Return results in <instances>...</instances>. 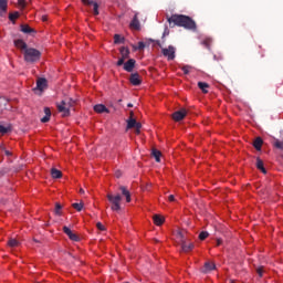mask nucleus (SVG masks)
<instances>
[{
	"label": "nucleus",
	"mask_w": 283,
	"mask_h": 283,
	"mask_svg": "<svg viewBox=\"0 0 283 283\" xmlns=\"http://www.w3.org/2000/svg\"><path fill=\"white\" fill-rule=\"evenodd\" d=\"M51 176L54 179L63 178V172H61V170H59L56 168H52L51 169Z\"/></svg>",
	"instance_id": "obj_24"
},
{
	"label": "nucleus",
	"mask_w": 283,
	"mask_h": 283,
	"mask_svg": "<svg viewBox=\"0 0 283 283\" xmlns=\"http://www.w3.org/2000/svg\"><path fill=\"white\" fill-rule=\"evenodd\" d=\"M256 168L262 171V174H266V168H264V161L260 159V157L256 158Z\"/></svg>",
	"instance_id": "obj_23"
},
{
	"label": "nucleus",
	"mask_w": 283,
	"mask_h": 283,
	"mask_svg": "<svg viewBox=\"0 0 283 283\" xmlns=\"http://www.w3.org/2000/svg\"><path fill=\"white\" fill-rule=\"evenodd\" d=\"M45 87H48V80L40 77L36 81V87L34 90H39L40 92H43Z\"/></svg>",
	"instance_id": "obj_11"
},
{
	"label": "nucleus",
	"mask_w": 283,
	"mask_h": 283,
	"mask_svg": "<svg viewBox=\"0 0 283 283\" xmlns=\"http://www.w3.org/2000/svg\"><path fill=\"white\" fill-rule=\"evenodd\" d=\"M181 70L184 72V74H189V70H191V66L185 65V66L181 67Z\"/></svg>",
	"instance_id": "obj_42"
},
{
	"label": "nucleus",
	"mask_w": 283,
	"mask_h": 283,
	"mask_svg": "<svg viewBox=\"0 0 283 283\" xmlns=\"http://www.w3.org/2000/svg\"><path fill=\"white\" fill-rule=\"evenodd\" d=\"M106 198L111 203L112 211H120V200H123V197H120V195H112L108 192L106 195Z\"/></svg>",
	"instance_id": "obj_4"
},
{
	"label": "nucleus",
	"mask_w": 283,
	"mask_h": 283,
	"mask_svg": "<svg viewBox=\"0 0 283 283\" xmlns=\"http://www.w3.org/2000/svg\"><path fill=\"white\" fill-rule=\"evenodd\" d=\"M23 54H24V61L27 63H36L38 61H41V51L36 49H33V48L25 49Z\"/></svg>",
	"instance_id": "obj_2"
},
{
	"label": "nucleus",
	"mask_w": 283,
	"mask_h": 283,
	"mask_svg": "<svg viewBox=\"0 0 283 283\" xmlns=\"http://www.w3.org/2000/svg\"><path fill=\"white\" fill-rule=\"evenodd\" d=\"M186 116H187V109L181 108L180 111H177L172 114V119L176 120V123H180V120H184Z\"/></svg>",
	"instance_id": "obj_6"
},
{
	"label": "nucleus",
	"mask_w": 283,
	"mask_h": 283,
	"mask_svg": "<svg viewBox=\"0 0 283 283\" xmlns=\"http://www.w3.org/2000/svg\"><path fill=\"white\" fill-rule=\"evenodd\" d=\"M153 220H154V223L157 226V227H160L165 223V217L160 216V214H154L153 216Z\"/></svg>",
	"instance_id": "obj_15"
},
{
	"label": "nucleus",
	"mask_w": 283,
	"mask_h": 283,
	"mask_svg": "<svg viewBox=\"0 0 283 283\" xmlns=\"http://www.w3.org/2000/svg\"><path fill=\"white\" fill-rule=\"evenodd\" d=\"M96 227H97V229H98L99 231H105V226H103V223L97 222V223H96Z\"/></svg>",
	"instance_id": "obj_43"
},
{
	"label": "nucleus",
	"mask_w": 283,
	"mask_h": 283,
	"mask_svg": "<svg viewBox=\"0 0 283 283\" xmlns=\"http://www.w3.org/2000/svg\"><path fill=\"white\" fill-rule=\"evenodd\" d=\"M262 145H264L262 137H256L253 142L254 149H256V151H262Z\"/></svg>",
	"instance_id": "obj_13"
},
{
	"label": "nucleus",
	"mask_w": 283,
	"mask_h": 283,
	"mask_svg": "<svg viewBox=\"0 0 283 283\" xmlns=\"http://www.w3.org/2000/svg\"><path fill=\"white\" fill-rule=\"evenodd\" d=\"M168 200H169V202H175L176 201V197L174 195H170L168 197Z\"/></svg>",
	"instance_id": "obj_45"
},
{
	"label": "nucleus",
	"mask_w": 283,
	"mask_h": 283,
	"mask_svg": "<svg viewBox=\"0 0 283 283\" xmlns=\"http://www.w3.org/2000/svg\"><path fill=\"white\" fill-rule=\"evenodd\" d=\"M256 273L260 277H262L263 273H264V266H260L256 269Z\"/></svg>",
	"instance_id": "obj_40"
},
{
	"label": "nucleus",
	"mask_w": 283,
	"mask_h": 283,
	"mask_svg": "<svg viewBox=\"0 0 283 283\" xmlns=\"http://www.w3.org/2000/svg\"><path fill=\"white\" fill-rule=\"evenodd\" d=\"M6 156H12V153H10L9 150L4 151Z\"/></svg>",
	"instance_id": "obj_48"
},
{
	"label": "nucleus",
	"mask_w": 283,
	"mask_h": 283,
	"mask_svg": "<svg viewBox=\"0 0 283 283\" xmlns=\"http://www.w3.org/2000/svg\"><path fill=\"white\" fill-rule=\"evenodd\" d=\"M120 65H125V60L123 57H120L118 61H117V66L120 67Z\"/></svg>",
	"instance_id": "obj_44"
},
{
	"label": "nucleus",
	"mask_w": 283,
	"mask_h": 283,
	"mask_svg": "<svg viewBox=\"0 0 283 283\" xmlns=\"http://www.w3.org/2000/svg\"><path fill=\"white\" fill-rule=\"evenodd\" d=\"M75 101L66 97L60 104H57V112L62 114V116L67 117L70 116V107H74Z\"/></svg>",
	"instance_id": "obj_3"
},
{
	"label": "nucleus",
	"mask_w": 283,
	"mask_h": 283,
	"mask_svg": "<svg viewBox=\"0 0 283 283\" xmlns=\"http://www.w3.org/2000/svg\"><path fill=\"white\" fill-rule=\"evenodd\" d=\"M62 209H63V206H61V203H55V216H61Z\"/></svg>",
	"instance_id": "obj_38"
},
{
	"label": "nucleus",
	"mask_w": 283,
	"mask_h": 283,
	"mask_svg": "<svg viewBox=\"0 0 283 283\" xmlns=\"http://www.w3.org/2000/svg\"><path fill=\"white\" fill-rule=\"evenodd\" d=\"M8 245L11 247V249H14V247H19V241H17V239H10Z\"/></svg>",
	"instance_id": "obj_31"
},
{
	"label": "nucleus",
	"mask_w": 283,
	"mask_h": 283,
	"mask_svg": "<svg viewBox=\"0 0 283 283\" xmlns=\"http://www.w3.org/2000/svg\"><path fill=\"white\" fill-rule=\"evenodd\" d=\"M21 32L24 34H32V32H35L34 29L30 28L28 24H21Z\"/></svg>",
	"instance_id": "obj_25"
},
{
	"label": "nucleus",
	"mask_w": 283,
	"mask_h": 283,
	"mask_svg": "<svg viewBox=\"0 0 283 283\" xmlns=\"http://www.w3.org/2000/svg\"><path fill=\"white\" fill-rule=\"evenodd\" d=\"M94 2L95 1H93V0H82V3H84V6H88V7H92Z\"/></svg>",
	"instance_id": "obj_41"
},
{
	"label": "nucleus",
	"mask_w": 283,
	"mask_h": 283,
	"mask_svg": "<svg viewBox=\"0 0 283 283\" xmlns=\"http://www.w3.org/2000/svg\"><path fill=\"white\" fill-rule=\"evenodd\" d=\"M129 81L132 85H135V87H138V85L143 83V80H140V74L138 73L130 74Z\"/></svg>",
	"instance_id": "obj_9"
},
{
	"label": "nucleus",
	"mask_w": 283,
	"mask_h": 283,
	"mask_svg": "<svg viewBox=\"0 0 283 283\" xmlns=\"http://www.w3.org/2000/svg\"><path fill=\"white\" fill-rule=\"evenodd\" d=\"M80 193H85V190H83V188H81Z\"/></svg>",
	"instance_id": "obj_51"
},
{
	"label": "nucleus",
	"mask_w": 283,
	"mask_h": 283,
	"mask_svg": "<svg viewBox=\"0 0 283 283\" xmlns=\"http://www.w3.org/2000/svg\"><path fill=\"white\" fill-rule=\"evenodd\" d=\"M8 12V0H0V17H3Z\"/></svg>",
	"instance_id": "obj_16"
},
{
	"label": "nucleus",
	"mask_w": 283,
	"mask_h": 283,
	"mask_svg": "<svg viewBox=\"0 0 283 283\" xmlns=\"http://www.w3.org/2000/svg\"><path fill=\"white\" fill-rule=\"evenodd\" d=\"M122 59H124V61L129 56V50L125 46L119 49Z\"/></svg>",
	"instance_id": "obj_26"
},
{
	"label": "nucleus",
	"mask_w": 283,
	"mask_h": 283,
	"mask_svg": "<svg viewBox=\"0 0 283 283\" xmlns=\"http://www.w3.org/2000/svg\"><path fill=\"white\" fill-rule=\"evenodd\" d=\"M14 45H15V48H18L19 50H24V52H25V50H29V49H28V44H27L25 41H23V40H14Z\"/></svg>",
	"instance_id": "obj_17"
},
{
	"label": "nucleus",
	"mask_w": 283,
	"mask_h": 283,
	"mask_svg": "<svg viewBox=\"0 0 283 283\" xmlns=\"http://www.w3.org/2000/svg\"><path fill=\"white\" fill-rule=\"evenodd\" d=\"M153 156H154L156 163H160V156H163V154L160 153V150H158V149H153Z\"/></svg>",
	"instance_id": "obj_28"
},
{
	"label": "nucleus",
	"mask_w": 283,
	"mask_h": 283,
	"mask_svg": "<svg viewBox=\"0 0 283 283\" xmlns=\"http://www.w3.org/2000/svg\"><path fill=\"white\" fill-rule=\"evenodd\" d=\"M72 207L75 209V211H83V202L73 203Z\"/></svg>",
	"instance_id": "obj_34"
},
{
	"label": "nucleus",
	"mask_w": 283,
	"mask_h": 283,
	"mask_svg": "<svg viewBox=\"0 0 283 283\" xmlns=\"http://www.w3.org/2000/svg\"><path fill=\"white\" fill-rule=\"evenodd\" d=\"M134 67H136V60L129 59L126 63H124L125 72H134Z\"/></svg>",
	"instance_id": "obj_10"
},
{
	"label": "nucleus",
	"mask_w": 283,
	"mask_h": 283,
	"mask_svg": "<svg viewBox=\"0 0 283 283\" xmlns=\"http://www.w3.org/2000/svg\"><path fill=\"white\" fill-rule=\"evenodd\" d=\"M133 50L136 52V50H145V42H138V45H133Z\"/></svg>",
	"instance_id": "obj_33"
},
{
	"label": "nucleus",
	"mask_w": 283,
	"mask_h": 283,
	"mask_svg": "<svg viewBox=\"0 0 283 283\" xmlns=\"http://www.w3.org/2000/svg\"><path fill=\"white\" fill-rule=\"evenodd\" d=\"M119 190L122 191V193L125 196L126 198V202H132V193H129V190H127L126 187L120 186Z\"/></svg>",
	"instance_id": "obj_20"
},
{
	"label": "nucleus",
	"mask_w": 283,
	"mask_h": 283,
	"mask_svg": "<svg viewBox=\"0 0 283 283\" xmlns=\"http://www.w3.org/2000/svg\"><path fill=\"white\" fill-rule=\"evenodd\" d=\"M20 6H25V0H19Z\"/></svg>",
	"instance_id": "obj_47"
},
{
	"label": "nucleus",
	"mask_w": 283,
	"mask_h": 283,
	"mask_svg": "<svg viewBox=\"0 0 283 283\" xmlns=\"http://www.w3.org/2000/svg\"><path fill=\"white\" fill-rule=\"evenodd\" d=\"M94 112H96L97 114H109V109L107 108L106 105H103V104H96L94 106Z\"/></svg>",
	"instance_id": "obj_12"
},
{
	"label": "nucleus",
	"mask_w": 283,
	"mask_h": 283,
	"mask_svg": "<svg viewBox=\"0 0 283 283\" xmlns=\"http://www.w3.org/2000/svg\"><path fill=\"white\" fill-rule=\"evenodd\" d=\"M205 269H206V271H216V263L206 262Z\"/></svg>",
	"instance_id": "obj_29"
},
{
	"label": "nucleus",
	"mask_w": 283,
	"mask_h": 283,
	"mask_svg": "<svg viewBox=\"0 0 283 283\" xmlns=\"http://www.w3.org/2000/svg\"><path fill=\"white\" fill-rule=\"evenodd\" d=\"M93 14L98 17V3L95 1L93 4Z\"/></svg>",
	"instance_id": "obj_37"
},
{
	"label": "nucleus",
	"mask_w": 283,
	"mask_h": 283,
	"mask_svg": "<svg viewBox=\"0 0 283 283\" xmlns=\"http://www.w3.org/2000/svg\"><path fill=\"white\" fill-rule=\"evenodd\" d=\"M63 231H64L65 235H67V238H70V240H72L73 242H78V240H80L78 234L74 233L72 231V229H70L69 227L64 226L63 227Z\"/></svg>",
	"instance_id": "obj_7"
},
{
	"label": "nucleus",
	"mask_w": 283,
	"mask_h": 283,
	"mask_svg": "<svg viewBox=\"0 0 283 283\" xmlns=\"http://www.w3.org/2000/svg\"><path fill=\"white\" fill-rule=\"evenodd\" d=\"M9 19L14 23L19 19V12H13L9 14Z\"/></svg>",
	"instance_id": "obj_35"
},
{
	"label": "nucleus",
	"mask_w": 283,
	"mask_h": 283,
	"mask_svg": "<svg viewBox=\"0 0 283 283\" xmlns=\"http://www.w3.org/2000/svg\"><path fill=\"white\" fill-rule=\"evenodd\" d=\"M127 107H134V104L128 103V104H127Z\"/></svg>",
	"instance_id": "obj_50"
},
{
	"label": "nucleus",
	"mask_w": 283,
	"mask_h": 283,
	"mask_svg": "<svg viewBox=\"0 0 283 283\" xmlns=\"http://www.w3.org/2000/svg\"><path fill=\"white\" fill-rule=\"evenodd\" d=\"M136 119H134V112H130V117L127 119V129H134L136 127Z\"/></svg>",
	"instance_id": "obj_19"
},
{
	"label": "nucleus",
	"mask_w": 283,
	"mask_h": 283,
	"mask_svg": "<svg viewBox=\"0 0 283 283\" xmlns=\"http://www.w3.org/2000/svg\"><path fill=\"white\" fill-rule=\"evenodd\" d=\"M156 44L161 49V54L167 59V61H174L176 59V49L174 45H169L168 48H163L160 41H157Z\"/></svg>",
	"instance_id": "obj_5"
},
{
	"label": "nucleus",
	"mask_w": 283,
	"mask_h": 283,
	"mask_svg": "<svg viewBox=\"0 0 283 283\" xmlns=\"http://www.w3.org/2000/svg\"><path fill=\"white\" fill-rule=\"evenodd\" d=\"M222 244V239H217V247H220Z\"/></svg>",
	"instance_id": "obj_46"
},
{
	"label": "nucleus",
	"mask_w": 283,
	"mask_h": 283,
	"mask_svg": "<svg viewBox=\"0 0 283 283\" xmlns=\"http://www.w3.org/2000/svg\"><path fill=\"white\" fill-rule=\"evenodd\" d=\"M168 23L170 27L172 23V28L177 25L178 28H185V30H196V21H193L189 15L172 14L168 18Z\"/></svg>",
	"instance_id": "obj_1"
},
{
	"label": "nucleus",
	"mask_w": 283,
	"mask_h": 283,
	"mask_svg": "<svg viewBox=\"0 0 283 283\" xmlns=\"http://www.w3.org/2000/svg\"><path fill=\"white\" fill-rule=\"evenodd\" d=\"M11 127L10 126H3L0 125V134H8V132H11Z\"/></svg>",
	"instance_id": "obj_32"
},
{
	"label": "nucleus",
	"mask_w": 283,
	"mask_h": 283,
	"mask_svg": "<svg viewBox=\"0 0 283 283\" xmlns=\"http://www.w3.org/2000/svg\"><path fill=\"white\" fill-rule=\"evenodd\" d=\"M45 116L41 118V123H50V118L52 116V111H50V107L44 108Z\"/></svg>",
	"instance_id": "obj_18"
},
{
	"label": "nucleus",
	"mask_w": 283,
	"mask_h": 283,
	"mask_svg": "<svg viewBox=\"0 0 283 283\" xmlns=\"http://www.w3.org/2000/svg\"><path fill=\"white\" fill-rule=\"evenodd\" d=\"M211 43H213V40L211 38H206L201 44L205 45V48H207V50H211Z\"/></svg>",
	"instance_id": "obj_27"
},
{
	"label": "nucleus",
	"mask_w": 283,
	"mask_h": 283,
	"mask_svg": "<svg viewBox=\"0 0 283 283\" xmlns=\"http://www.w3.org/2000/svg\"><path fill=\"white\" fill-rule=\"evenodd\" d=\"M125 42V38H122L120 34H115L114 35V43L118 44V43H124Z\"/></svg>",
	"instance_id": "obj_30"
},
{
	"label": "nucleus",
	"mask_w": 283,
	"mask_h": 283,
	"mask_svg": "<svg viewBox=\"0 0 283 283\" xmlns=\"http://www.w3.org/2000/svg\"><path fill=\"white\" fill-rule=\"evenodd\" d=\"M42 21H48V15H42Z\"/></svg>",
	"instance_id": "obj_49"
},
{
	"label": "nucleus",
	"mask_w": 283,
	"mask_h": 283,
	"mask_svg": "<svg viewBox=\"0 0 283 283\" xmlns=\"http://www.w3.org/2000/svg\"><path fill=\"white\" fill-rule=\"evenodd\" d=\"M195 248L196 244H193V242L181 241V250L184 253H189V251H193Z\"/></svg>",
	"instance_id": "obj_8"
},
{
	"label": "nucleus",
	"mask_w": 283,
	"mask_h": 283,
	"mask_svg": "<svg viewBox=\"0 0 283 283\" xmlns=\"http://www.w3.org/2000/svg\"><path fill=\"white\" fill-rule=\"evenodd\" d=\"M142 127H143V124H140L138 122L135 124L136 134H140Z\"/></svg>",
	"instance_id": "obj_39"
},
{
	"label": "nucleus",
	"mask_w": 283,
	"mask_h": 283,
	"mask_svg": "<svg viewBox=\"0 0 283 283\" xmlns=\"http://www.w3.org/2000/svg\"><path fill=\"white\" fill-rule=\"evenodd\" d=\"M198 87L203 94H209V84L207 82H198Z\"/></svg>",
	"instance_id": "obj_22"
},
{
	"label": "nucleus",
	"mask_w": 283,
	"mask_h": 283,
	"mask_svg": "<svg viewBox=\"0 0 283 283\" xmlns=\"http://www.w3.org/2000/svg\"><path fill=\"white\" fill-rule=\"evenodd\" d=\"M272 145H273V147H275V149H279L281 151V156L283 158V140L274 139Z\"/></svg>",
	"instance_id": "obj_21"
},
{
	"label": "nucleus",
	"mask_w": 283,
	"mask_h": 283,
	"mask_svg": "<svg viewBox=\"0 0 283 283\" xmlns=\"http://www.w3.org/2000/svg\"><path fill=\"white\" fill-rule=\"evenodd\" d=\"M130 28H133V30H140V21L138 20V14L134 15L130 22Z\"/></svg>",
	"instance_id": "obj_14"
},
{
	"label": "nucleus",
	"mask_w": 283,
	"mask_h": 283,
	"mask_svg": "<svg viewBox=\"0 0 283 283\" xmlns=\"http://www.w3.org/2000/svg\"><path fill=\"white\" fill-rule=\"evenodd\" d=\"M209 238V232L202 231L199 233V240H207Z\"/></svg>",
	"instance_id": "obj_36"
}]
</instances>
